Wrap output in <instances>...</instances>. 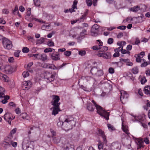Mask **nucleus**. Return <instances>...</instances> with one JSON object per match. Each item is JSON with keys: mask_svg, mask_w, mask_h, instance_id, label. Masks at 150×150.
I'll return each mask as SVG.
<instances>
[{"mask_svg": "<svg viewBox=\"0 0 150 150\" xmlns=\"http://www.w3.org/2000/svg\"><path fill=\"white\" fill-rule=\"evenodd\" d=\"M75 124L73 117L71 116H67L64 121V129L66 131L71 129L75 126Z\"/></svg>", "mask_w": 150, "mask_h": 150, "instance_id": "nucleus-1", "label": "nucleus"}, {"mask_svg": "<svg viewBox=\"0 0 150 150\" xmlns=\"http://www.w3.org/2000/svg\"><path fill=\"white\" fill-rule=\"evenodd\" d=\"M32 142L29 140L28 138H25L22 143V149L23 150H34V146Z\"/></svg>", "mask_w": 150, "mask_h": 150, "instance_id": "nucleus-2", "label": "nucleus"}, {"mask_svg": "<svg viewBox=\"0 0 150 150\" xmlns=\"http://www.w3.org/2000/svg\"><path fill=\"white\" fill-rule=\"evenodd\" d=\"M96 108L97 113L107 120H108L109 114L108 112L104 110L103 108L100 105H96Z\"/></svg>", "mask_w": 150, "mask_h": 150, "instance_id": "nucleus-3", "label": "nucleus"}, {"mask_svg": "<svg viewBox=\"0 0 150 150\" xmlns=\"http://www.w3.org/2000/svg\"><path fill=\"white\" fill-rule=\"evenodd\" d=\"M91 72L93 75L98 77L101 76L104 74L103 71L102 69L95 67H92L91 69Z\"/></svg>", "mask_w": 150, "mask_h": 150, "instance_id": "nucleus-4", "label": "nucleus"}, {"mask_svg": "<svg viewBox=\"0 0 150 150\" xmlns=\"http://www.w3.org/2000/svg\"><path fill=\"white\" fill-rule=\"evenodd\" d=\"M100 26L96 24L93 25L91 30V35L93 36H96L99 34L98 32L99 30Z\"/></svg>", "mask_w": 150, "mask_h": 150, "instance_id": "nucleus-5", "label": "nucleus"}, {"mask_svg": "<svg viewBox=\"0 0 150 150\" xmlns=\"http://www.w3.org/2000/svg\"><path fill=\"white\" fill-rule=\"evenodd\" d=\"M2 42L5 48L10 50L12 48L13 46L12 42L7 39L4 38Z\"/></svg>", "mask_w": 150, "mask_h": 150, "instance_id": "nucleus-6", "label": "nucleus"}, {"mask_svg": "<svg viewBox=\"0 0 150 150\" xmlns=\"http://www.w3.org/2000/svg\"><path fill=\"white\" fill-rule=\"evenodd\" d=\"M56 73H54L52 74L50 72L46 71L45 73V75L44 76L45 78L47 79L49 81L51 82L54 81Z\"/></svg>", "mask_w": 150, "mask_h": 150, "instance_id": "nucleus-7", "label": "nucleus"}, {"mask_svg": "<svg viewBox=\"0 0 150 150\" xmlns=\"http://www.w3.org/2000/svg\"><path fill=\"white\" fill-rule=\"evenodd\" d=\"M53 100L51 102L52 105L53 106H59L61 104L60 102H59L60 100L59 97L57 95H53L52 96Z\"/></svg>", "mask_w": 150, "mask_h": 150, "instance_id": "nucleus-8", "label": "nucleus"}, {"mask_svg": "<svg viewBox=\"0 0 150 150\" xmlns=\"http://www.w3.org/2000/svg\"><path fill=\"white\" fill-rule=\"evenodd\" d=\"M66 64V63H64L61 66L56 67L55 65L53 64L46 63V68H49L54 70L55 69H59L65 66Z\"/></svg>", "mask_w": 150, "mask_h": 150, "instance_id": "nucleus-9", "label": "nucleus"}, {"mask_svg": "<svg viewBox=\"0 0 150 150\" xmlns=\"http://www.w3.org/2000/svg\"><path fill=\"white\" fill-rule=\"evenodd\" d=\"M121 144L118 142L112 143L111 146V150H120L121 148Z\"/></svg>", "mask_w": 150, "mask_h": 150, "instance_id": "nucleus-10", "label": "nucleus"}, {"mask_svg": "<svg viewBox=\"0 0 150 150\" xmlns=\"http://www.w3.org/2000/svg\"><path fill=\"white\" fill-rule=\"evenodd\" d=\"M51 110H52V114L55 115H56L57 114L59 111H61L60 108L59 106L55 105L53 106V107L51 108Z\"/></svg>", "mask_w": 150, "mask_h": 150, "instance_id": "nucleus-11", "label": "nucleus"}, {"mask_svg": "<svg viewBox=\"0 0 150 150\" xmlns=\"http://www.w3.org/2000/svg\"><path fill=\"white\" fill-rule=\"evenodd\" d=\"M11 113L9 112H7L4 115V120L7 121L9 124H11V122L8 120H11L14 119L15 117L13 119H12L11 117Z\"/></svg>", "mask_w": 150, "mask_h": 150, "instance_id": "nucleus-12", "label": "nucleus"}, {"mask_svg": "<svg viewBox=\"0 0 150 150\" xmlns=\"http://www.w3.org/2000/svg\"><path fill=\"white\" fill-rule=\"evenodd\" d=\"M98 131L99 135L102 137L104 143H106L107 141L106 137L105 135L104 132L102 130L100 129H98Z\"/></svg>", "mask_w": 150, "mask_h": 150, "instance_id": "nucleus-13", "label": "nucleus"}, {"mask_svg": "<svg viewBox=\"0 0 150 150\" xmlns=\"http://www.w3.org/2000/svg\"><path fill=\"white\" fill-rule=\"evenodd\" d=\"M60 55L58 52H56L53 53L51 56L52 59L55 61H57L60 59Z\"/></svg>", "mask_w": 150, "mask_h": 150, "instance_id": "nucleus-14", "label": "nucleus"}, {"mask_svg": "<svg viewBox=\"0 0 150 150\" xmlns=\"http://www.w3.org/2000/svg\"><path fill=\"white\" fill-rule=\"evenodd\" d=\"M120 94V100L121 101L122 103H123L122 100V99H127L129 95L126 92L123 91H121Z\"/></svg>", "mask_w": 150, "mask_h": 150, "instance_id": "nucleus-15", "label": "nucleus"}, {"mask_svg": "<svg viewBox=\"0 0 150 150\" xmlns=\"http://www.w3.org/2000/svg\"><path fill=\"white\" fill-rule=\"evenodd\" d=\"M32 85V83L30 81H25L23 84L22 87L24 88V89L27 90L29 89Z\"/></svg>", "mask_w": 150, "mask_h": 150, "instance_id": "nucleus-16", "label": "nucleus"}, {"mask_svg": "<svg viewBox=\"0 0 150 150\" xmlns=\"http://www.w3.org/2000/svg\"><path fill=\"white\" fill-rule=\"evenodd\" d=\"M13 68L9 65H6L4 67L5 71L6 73L8 74H11L13 72Z\"/></svg>", "mask_w": 150, "mask_h": 150, "instance_id": "nucleus-17", "label": "nucleus"}, {"mask_svg": "<svg viewBox=\"0 0 150 150\" xmlns=\"http://www.w3.org/2000/svg\"><path fill=\"white\" fill-rule=\"evenodd\" d=\"M100 57H103V58L106 59H109L111 57V53L109 52H107L106 53H100L99 54Z\"/></svg>", "mask_w": 150, "mask_h": 150, "instance_id": "nucleus-18", "label": "nucleus"}, {"mask_svg": "<svg viewBox=\"0 0 150 150\" xmlns=\"http://www.w3.org/2000/svg\"><path fill=\"white\" fill-rule=\"evenodd\" d=\"M83 79L86 81H89L90 82L94 83L96 81L95 79L90 76H86L83 77Z\"/></svg>", "mask_w": 150, "mask_h": 150, "instance_id": "nucleus-19", "label": "nucleus"}, {"mask_svg": "<svg viewBox=\"0 0 150 150\" xmlns=\"http://www.w3.org/2000/svg\"><path fill=\"white\" fill-rule=\"evenodd\" d=\"M144 92L146 94L150 96V86H146L144 88Z\"/></svg>", "mask_w": 150, "mask_h": 150, "instance_id": "nucleus-20", "label": "nucleus"}, {"mask_svg": "<svg viewBox=\"0 0 150 150\" xmlns=\"http://www.w3.org/2000/svg\"><path fill=\"white\" fill-rule=\"evenodd\" d=\"M88 110L91 111H93L95 109L94 106L91 103H89L87 105Z\"/></svg>", "mask_w": 150, "mask_h": 150, "instance_id": "nucleus-21", "label": "nucleus"}, {"mask_svg": "<svg viewBox=\"0 0 150 150\" xmlns=\"http://www.w3.org/2000/svg\"><path fill=\"white\" fill-rule=\"evenodd\" d=\"M88 10L87 9H86V11L84 13V14L83 15H82L81 17H80V20L81 21H82V22H83L84 20H85L86 17V16L88 14Z\"/></svg>", "mask_w": 150, "mask_h": 150, "instance_id": "nucleus-22", "label": "nucleus"}, {"mask_svg": "<svg viewBox=\"0 0 150 150\" xmlns=\"http://www.w3.org/2000/svg\"><path fill=\"white\" fill-rule=\"evenodd\" d=\"M11 140H6L3 143V144L4 145V147H8L11 146Z\"/></svg>", "mask_w": 150, "mask_h": 150, "instance_id": "nucleus-23", "label": "nucleus"}, {"mask_svg": "<svg viewBox=\"0 0 150 150\" xmlns=\"http://www.w3.org/2000/svg\"><path fill=\"white\" fill-rule=\"evenodd\" d=\"M144 143V141L143 139H139L138 141L137 144L138 145L137 149L141 148L142 147H144L143 144Z\"/></svg>", "mask_w": 150, "mask_h": 150, "instance_id": "nucleus-24", "label": "nucleus"}, {"mask_svg": "<svg viewBox=\"0 0 150 150\" xmlns=\"http://www.w3.org/2000/svg\"><path fill=\"white\" fill-rule=\"evenodd\" d=\"M122 128L123 131L127 134L128 135L129 134V133L128 132V130L127 129V126L124 124L123 121H122Z\"/></svg>", "mask_w": 150, "mask_h": 150, "instance_id": "nucleus-25", "label": "nucleus"}, {"mask_svg": "<svg viewBox=\"0 0 150 150\" xmlns=\"http://www.w3.org/2000/svg\"><path fill=\"white\" fill-rule=\"evenodd\" d=\"M140 7L138 6H134L129 9L130 11H132L134 12H136L139 10Z\"/></svg>", "mask_w": 150, "mask_h": 150, "instance_id": "nucleus-26", "label": "nucleus"}, {"mask_svg": "<svg viewBox=\"0 0 150 150\" xmlns=\"http://www.w3.org/2000/svg\"><path fill=\"white\" fill-rule=\"evenodd\" d=\"M103 86L104 88L108 89V91H110L111 88L112 87L111 85H110L108 83H105L104 84Z\"/></svg>", "mask_w": 150, "mask_h": 150, "instance_id": "nucleus-27", "label": "nucleus"}, {"mask_svg": "<svg viewBox=\"0 0 150 150\" xmlns=\"http://www.w3.org/2000/svg\"><path fill=\"white\" fill-rule=\"evenodd\" d=\"M139 71V70L137 67H134L131 70V71L134 74H137L138 73Z\"/></svg>", "mask_w": 150, "mask_h": 150, "instance_id": "nucleus-28", "label": "nucleus"}, {"mask_svg": "<svg viewBox=\"0 0 150 150\" xmlns=\"http://www.w3.org/2000/svg\"><path fill=\"white\" fill-rule=\"evenodd\" d=\"M1 79L2 80L6 82H8L9 81V78L8 76L5 74L2 75Z\"/></svg>", "mask_w": 150, "mask_h": 150, "instance_id": "nucleus-29", "label": "nucleus"}, {"mask_svg": "<svg viewBox=\"0 0 150 150\" xmlns=\"http://www.w3.org/2000/svg\"><path fill=\"white\" fill-rule=\"evenodd\" d=\"M45 38H41L40 39L37 40L36 41V44H41L44 42Z\"/></svg>", "mask_w": 150, "mask_h": 150, "instance_id": "nucleus-30", "label": "nucleus"}, {"mask_svg": "<svg viewBox=\"0 0 150 150\" xmlns=\"http://www.w3.org/2000/svg\"><path fill=\"white\" fill-rule=\"evenodd\" d=\"M47 59V57L46 54H41V58H40V60H42L43 61H45Z\"/></svg>", "mask_w": 150, "mask_h": 150, "instance_id": "nucleus-31", "label": "nucleus"}, {"mask_svg": "<svg viewBox=\"0 0 150 150\" xmlns=\"http://www.w3.org/2000/svg\"><path fill=\"white\" fill-rule=\"evenodd\" d=\"M60 138L59 137H54L53 139V142L55 143H58L60 141Z\"/></svg>", "mask_w": 150, "mask_h": 150, "instance_id": "nucleus-32", "label": "nucleus"}, {"mask_svg": "<svg viewBox=\"0 0 150 150\" xmlns=\"http://www.w3.org/2000/svg\"><path fill=\"white\" fill-rule=\"evenodd\" d=\"M60 117L59 118V121L57 123V125L59 127L63 126V128H64V122L60 121Z\"/></svg>", "mask_w": 150, "mask_h": 150, "instance_id": "nucleus-33", "label": "nucleus"}, {"mask_svg": "<svg viewBox=\"0 0 150 150\" xmlns=\"http://www.w3.org/2000/svg\"><path fill=\"white\" fill-rule=\"evenodd\" d=\"M17 129L16 128H15L12 129L10 132V135L9 136L10 137V139L12 138L13 137V136L12 135L15 134L16 131Z\"/></svg>", "mask_w": 150, "mask_h": 150, "instance_id": "nucleus-34", "label": "nucleus"}, {"mask_svg": "<svg viewBox=\"0 0 150 150\" xmlns=\"http://www.w3.org/2000/svg\"><path fill=\"white\" fill-rule=\"evenodd\" d=\"M104 145L102 142L101 141L99 142L98 144V149H103L104 148Z\"/></svg>", "mask_w": 150, "mask_h": 150, "instance_id": "nucleus-35", "label": "nucleus"}, {"mask_svg": "<svg viewBox=\"0 0 150 150\" xmlns=\"http://www.w3.org/2000/svg\"><path fill=\"white\" fill-rule=\"evenodd\" d=\"M77 3V1L76 0H74L73 2V5L72 6V7H73V9H77V7L76 6Z\"/></svg>", "mask_w": 150, "mask_h": 150, "instance_id": "nucleus-36", "label": "nucleus"}, {"mask_svg": "<svg viewBox=\"0 0 150 150\" xmlns=\"http://www.w3.org/2000/svg\"><path fill=\"white\" fill-rule=\"evenodd\" d=\"M99 48L101 51H106L108 50V47L107 46L100 47Z\"/></svg>", "mask_w": 150, "mask_h": 150, "instance_id": "nucleus-37", "label": "nucleus"}, {"mask_svg": "<svg viewBox=\"0 0 150 150\" xmlns=\"http://www.w3.org/2000/svg\"><path fill=\"white\" fill-rule=\"evenodd\" d=\"M108 127L110 131H112L115 129L113 126L110 124H108Z\"/></svg>", "mask_w": 150, "mask_h": 150, "instance_id": "nucleus-38", "label": "nucleus"}, {"mask_svg": "<svg viewBox=\"0 0 150 150\" xmlns=\"http://www.w3.org/2000/svg\"><path fill=\"white\" fill-rule=\"evenodd\" d=\"M13 13L14 14H18L19 11L18 10V7L17 6H16L14 10L13 11Z\"/></svg>", "mask_w": 150, "mask_h": 150, "instance_id": "nucleus-39", "label": "nucleus"}, {"mask_svg": "<svg viewBox=\"0 0 150 150\" xmlns=\"http://www.w3.org/2000/svg\"><path fill=\"white\" fill-rule=\"evenodd\" d=\"M64 54L67 57H69L71 54V52L70 51H67L64 52Z\"/></svg>", "mask_w": 150, "mask_h": 150, "instance_id": "nucleus-40", "label": "nucleus"}, {"mask_svg": "<svg viewBox=\"0 0 150 150\" xmlns=\"http://www.w3.org/2000/svg\"><path fill=\"white\" fill-rule=\"evenodd\" d=\"M52 51V48L50 47L47 48L45 49L44 52L45 53L51 52Z\"/></svg>", "mask_w": 150, "mask_h": 150, "instance_id": "nucleus-41", "label": "nucleus"}, {"mask_svg": "<svg viewBox=\"0 0 150 150\" xmlns=\"http://www.w3.org/2000/svg\"><path fill=\"white\" fill-rule=\"evenodd\" d=\"M147 81V80L145 77H142L141 80V83L142 84H144Z\"/></svg>", "mask_w": 150, "mask_h": 150, "instance_id": "nucleus-42", "label": "nucleus"}, {"mask_svg": "<svg viewBox=\"0 0 150 150\" xmlns=\"http://www.w3.org/2000/svg\"><path fill=\"white\" fill-rule=\"evenodd\" d=\"M29 51V50L28 47H25L22 49V51L24 53H28Z\"/></svg>", "mask_w": 150, "mask_h": 150, "instance_id": "nucleus-43", "label": "nucleus"}, {"mask_svg": "<svg viewBox=\"0 0 150 150\" xmlns=\"http://www.w3.org/2000/svg\"><path fill=\"white\" fill-rule=\"evenodd\" d=\"M86 54V52L85 50H80L79 51V54L81 56H84Z\"/></svg>", "mask_w": 150, "mask_h": 150, "instance_id": "nucleus-44", "label": "nucleus"}, {"mask_svg": "<svg viewBox=\"0 0 150 150\" xmlns=\"http://www.w3.org/2000/svg\"><path fill=\"white\" fill-rule=\"evenodd\" d=\"M22 75L25 78L28 76L29 75V74L28 71H24Z\"/></svg>", "mask_w": 150, "mask_h": 150, "instance_id": "nucleus-45", "label": "nucleus"}, {"mask_svg": "<svg viewBox=\"0 0 150 150\" xmlns=\"http://www.w3.org/2000/svg\"><path fill=\"white\" fill-rule=\"evenodd\" d=\"M33 1L35 5L37 6H40V1L38 0H33Z\"/></svg>", "mask_w": 150, "mask_h": 150, "instance_id": "nucleus-46", "label": "nucleus"}, {"mask_svg": "<svg viewBox=\"0 0 150 150\" xmlns=\"http://www.w3.org/2000/svg\"><path fill=\"white\" fill-rule=\"evenodd\" d=\"M114 41L113 39L112 38H109L108 40V43L110 44L111 45L112 44Z\"/></svg>", "mask_w": 150, "mask_h": 150, "instance_id": "nucleus-47", "label": "nucleus"}, {"mask_svg": "<svg viewBox=\"0 0 150 150\" xmlns=\"http://www.w3.org/2000/svg\"><path fill=\"white\" fill-rule=\"evenodd\" d=\"M86 2L88 6H91L92 4V1L91 0H86Z\"/></svg>", "mask_w": 150, "mask_h": 150, "instance_id": "nucleus-48", "label": "nucleus"}, {"mask_svg": "<svg viewBox=\"0 0 150 150\" xmlns=\"http://www.w3.org/2000/svg\"><path fill=\"white\" fill-rule=\"evenodd\" d=\"M47 45L49 47H52L54 46V43L51 41H49L47 42Z\"/></svg>", "mask_w": 150, "mask_h": 150, "instance_id": "nucleus-49", "label": "nucleus"}, {"mask_svg": "<svg viewBox=\"0 0 150 150\" xmlns=\"http://www.w3.org/2000/svg\"><path fill=\"white\" fill-rule=\"evenodd\" d=\"M78 21H79V22H82V21H81V20H80V18H79L77 20H76V21L74 20L73 21H71V23L73 25Z\"/></svg>", "mask_w": 150, "mask_h": 150, "instance_id": "nucleus-50", "label": "nucleus"}, {"mask_svg": "<svg viewBox=\"0 0 150 150\" xmlns=\"http://www.w3.org/2000/svg\"><path fill=\"white\" fill-rule=\"evenodd\" d=\"M20 52V51L19 50H17L16 52L14 53V55L16 57H19V54Z\"/></svg>", "mask_w": 150, "mask_h": 150, "instance_id": "nucleus-51", "label": "nucleus"}, {"mask_svg": "<svg viewBox=\"0 0 150 150\" xmlns=\"http://www.w3.org/2000/svg\"><path fill=\"white\" fill-rule=\"evenodd\" d=\"M115 53L113 55V57H118L120 56V53L119 52H115Z\"/></svg>", "mask_w": 150, "mask_h": 150, "instance_id": "nucleus-52", "label": "nucleus"}, {"mask_svg": "<svg viewBox=\"0 0 150 150\" xmlns=\"http://www.w3.org/2000/svg\"><path fill=\"white\" fill-rule=\"evenodd\" d=\"M86 29L83 30L82 32L80 34L81 36H83L86 35Z\"/></svg>", "mask_w": 150, "mask_h": 150, "instance_id": "nucleus-53", "label": "nucleus"}, {"mask_svg": "<svg viewBox=\"0 0 150 150\" xmlns=\"http://www.w3.org/2000/svg\"><path fill=\"white\" fill-rule=\"evenodd\" d=\"M123 46H120V47H118V48L115 49L114 50L115 52H119V51H121V48Z\"/></svg>", "mask_w": 150, "mask_h": 150, "instance_id": "nucleus-54", "label": "nucleus"}, {"mask_svg": "<svg viewBox=\"0 0 150 150\" xmlns=\"http://www.w3.org/2000/svg\"><path fill=\"white\" fill-rule=\"evenodd\" d=\"M109 72L110 74H113L114 72V70L113 68L110 67L109 69Z\"/></svg>", "mask_w": 150, "mask_h": 150, "instance_id": "nucleus-55", "label": "nucleus"}, {"mask_svg": "<svg viewBox=\"0 0 150 150\" xmlns=\"http://www.w3.org/2000/svg\"><path fill=\"white\" fill-rule=\"evenodd\" d=\"M148 65V63L146 62H144V63H142L141 64V67H145Z\"/></svg>", "mask_w": 150, "mask_h": 150, "instance_id": "nucleus-56", "label": "nucleus"}, {"mask_svg": "<svg viewBox=\"0 0 150 150\" xmlns=\"http://www.w3.org/2000/svg\"><path fill=\"white\" fill-rule=\"evenodd\" d=\"M126 28V27L125 26L122 25L118 27L117 28L123 30H125Z\"/></svg>", "mask_w": 150, "mask_h": 150, "instance_id": "nucleus-57", "label": "nucleus"}, {"mask_svg": "<svg viewBox=\"0 0 150 150\" xmlns=\"http://www.w3.org/2000/svg\"><path fill=\"white\" fill-rule=\"evenodd\" d=\"M11 145L13 147H16L17 146V143L16 142H13L11 140Z\"/></svg>", "mask_w": 150, "mask_h": 150, "instance_id": "nucleus-58", "label": "nucleus"}, {"mask_svg": "<svg viewBox=\"0 0 150 150\" xmlns=\"http://www.w3.org/2000/svg\"><path fill=\"white\" fill-rule=\"evenodd\" d=\"M103 150H108L110 149L109 146L105 144L104 146V148L103 149Z\"/></svg>", "mask_w": 150, "mask_h": 150, "instance_id": "nucleus-59", "label": "nucleus"}, {"mask_svg": "<svg viewBox=\"0 0 150 150\" xmlns=\"http://www.w3.org/2000/svg\"><path fill=\"white\" fill-rule=\"evenodd\" d=\"M140 42L139 39L138 38H137L135 39L134 44H136V45H138L139 44Z\"/></svg>", "mask_w": 150, "mask_h": 150, "instance_id": "nucleus-60", "label": "nucleus"}, {"mask_svg": "<svg viewBox=\"0 0 150 150\" xmlns=\"http://www.w3.org/2000/svg\"><path fill=\"white\" fill-rule=\"evenodd\" d=\"M132 48V46L131 45H128L126 47L127 50L128 51H129L131 50Z\"/></svg>", "mask_w": 150, "mask_h": 150, "instance_id": "nucleus-61", "label": "nucleus"}, {"mask_svg": "<svg viewBox=\"0 0 150 150\" xmlns=\"http://www.w3.org/2000/svg\"><path fill=\"white\" fill-rule=\"evenodd\" d=\"M31 13V8H28L27 12V15L28 16H29L30 15Z\"/></svg>", "mask_w": 150, "mask_h": 150, "instance_id": "nucleus-62", "label": "nucleus"}, {"mask_svg": "<svg viewBox=\"0 0 150 150\" xmlns=\"http://www.w3.org/2000/svg\"><path fill=\"white\" fill-rule=\"evenodd\" d=\"M15 111L16 114H18L21 113V111L20 110L19 108H16L15 109Z\"/></svg>", "mask_w": 150, "mask_h": 150, "instance_id": "nucleus-63", "label": "nucleus"}, {"mask_svg": "<svg viewBox=\"0 0 150 150\" xmlns=\"http://www.w3.org/2000/svg\"><path fill=\"white\" fill-rule=\"evenodd\" d=\"M64 148L65 149V150H74L73 148L69 147L67 146L64 147Z\"/></svg>", "mask_w": 150, "mask_h": 150, "instance_id": "nucleus-64", "label": "nucleus"}]
</instances>
